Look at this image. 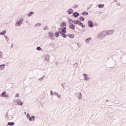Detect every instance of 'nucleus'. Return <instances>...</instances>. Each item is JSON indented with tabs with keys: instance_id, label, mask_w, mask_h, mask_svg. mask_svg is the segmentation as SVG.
Segmentation results:
<instances>
[{
	"instance_id": "f257e3e1",
	"label": "nucleus",
	"mask_w": 126,
	"mask_h": 126,
	"mask_svg": "<svg viewBox=\"0 0 126 126\" xmlns=\"http://www.w3.org/2000/svg\"><path fill=\"white\" fill-rule=\"evenodd\" d=\"M67 21L69 24H73L74 23L75 25H80L82 27V28H84L85 27V25H83V23H81V21L80 20H73L69 18H67Z\"/></svg>"
},
{
	"instance_id": "f03ea898",
	"label": "nucleus",
	"mask_w": 126,
	"mask_h": 126,
	"mask_svg": "<svg viewBox=\"0 0 126 126\" xmlns=\"http://www.w3.org/2000/svg\"><path fill=\"white\" fill-rule=\"evenodd\" d=\"M59 31L60 34H61L62 37H63V38H66L67 36V35H66L65 34V33H66V28H60L59 29Z\"/></svg>"
},
{
	"instance_id": "7ed1b4c3",
	"label": "nucleus",
	"mask_w": 126,
	"mask_h": 126,
	"mask_svg": "<svg viewBox=\"0 0 126 126\" xmlns=\"http://www.w3.org/2000/svg\"><path fill=\"white\" fill-rule=\"evenodd\" d=\"M106 36H107V34L106 33V31H104L99 32L97 37L99 39H104Z\"/></svg>"
},
{
	"instance_id": "20e7f679",
	"label": "nucleus",
	"mask_w": 126,
	"mask_h": 126,
	"mask_svg": "<svg viewBox=\"0 0 126 126\" xmlns=\"http://www.w3.org/2000/svg\"><path fill=\"white\" fill-rule=\"evenodd\" d=\"M23 21H24V19H23V18L18 19L15 23V26H16V27H19V26H20L23 23Z\"/></svg>"
},
{
	"instance_id": "39448f33",
	"label": "nucleus",
	"mask_w": 126,
	"mask_h": 126,
	"mask_svg": "<svg viewBox=\"0 0 126 126\" xmlns=\"http://www.w3.org/2000/svg\"><path fill=\"white\" fill-rule=\"evenodd\" d=\"M26 117L29 122H35V120H36V117H35L34 116L32 115L30 116V114H29V113L27 114Z\"/></svg>"
},
{
	"instance_id": "423d86ee",
	"label": "nucleus",
	"mask_w": 126,
	"mask_h": 126,
	"mask_svg": "<svg viewBox=\"0 0 126 126\" xmlns=\"http://www.w3.org/2000/svg\"><path fill=\"white\" fill-rule=\"evenodd\" d=\"M13 103L16 105H18L19 106H23V102L20 100V99H17L13 100Z\"/></svg>"
},
{
	"instance_id": "0eeeda50",
	"label": "nucleus",
	"mask_w": 126,
	"mask_h": 126,
	"mask_svg": "<svg viewBox=\"0 0 126 126\" xmlns=\"http://www.w3.org/2000/svg\"><path fill=\"white\" fill-rule=\"evenodd\" d=\"M83 78L84 81H88L89 80H90V77L85 73L83 74Z\"/></svg>"
},
{
	"instance_id": "6e6552de",
	"label": "nucleus",
	"mask_w": 126,
	"mask_h": 126,
	"mask_svg": "<svg viewBox=\"0 0 126 126\" xmlns=\"http://www.w3.org/2000/svg\"><path fill=\"white\" fill-rule=\"evenodd\" d=\"M82 92H83V91H81L80 92L77 93L76 97L78 100H82Z\"/></svg>"
},
{
	"instance_id": "1a4fd4ad",
	"label": "nucleus",
	"mask_w": 126,
	"mask_h": 126,
	"mask_svg": "<svg viewBox=\"0 0 126 126\" xmlns=\"http://www.w3.org/2000/svg\"><path fill=\"white\" fill-rule=\"evenodd\" d=\"M0 97L3 98H8V97H9V95L7 94V93H6V91H3L1 94Z\"/></svg>"
},
{
	"instance_id": "9d476101",
	"label": "nucleus",
	"mask_w": 126,
	"mask_h": 126,
	"mask_svg": "<svg viewBox=\"0 0 126 126\" xmlns=\"http://www.w3.org/2000/svg\"><path fill=\"white\" fill-rule=\"evenodd\" d=\"M105 32L106 33V35H113V34L115 33V30H111L105 31Z\"/></svg>"
},
{
	"instance_id": "9b49d317",
	"label": "nucleus",
	"mask_w": 126,
	"mask_h": 126,
	"mask_svg": "<svg viewBox=\"0 0 126 126\" xmlns=\"http://www.w3.org/2000/svg\"><path fill=\"white\" fill-rule=\"evenodd\" d=\"M44 61L45 63H49L50 62V56L47 55H45L44 57Z\"/></svg>"
},
{
	"instance_id": "f8f14e48",
	"label": "nucleus",
	"mask_w": 126,
	"mask_h": 126,
	"mask_svg": "<svg viewBox=\"0 0 126 126\" xmlns=\"http://www.w3.org/2000/svg\"><path fill=\"white\" fill-rule=\"evenodd\" d=\"M76 28V26H75V25L73 24H71L69 26V28L70 29H71L72 30H75Z\"/></svg>"
},
{
	"instance_id": "ddd939ff",
	"label": "nucleus",
	"mask_w": 126,
	"mask_h": 126,
	"mask_svg": "<svg viewBox=\"0 0 126 126\" xmlns=\"http://www.w3.org/2000/svg\"><path fill=\"white\" fill-rule=\"evenodd\" d=\"M67 12L69 15L73 14V9L69 8L67 10Z\"/></svg>"
},
{
	"instance_id": "4468645a",
	"label": "nucleus",
	"mask_w": 126,
	"mask_h": 126,
	"mask_svg": "<svg viewBox=\"0 0 126 126\" xmlns=\"http://www.w3.org/2000/svg\"><path fill=\"white\" fill-rule=\"evenodd\" d=\"M88 25L89 27L92 28L93 27V23L91 21H89L88 22Z\"/></svg>"
},
{
	"instance_id": "2eb2a0df",
	"label": "nucleus",
	"mask_w": 126,
	"mask_h": 126,
	"mask_svg": "<svg viewBox=\"0 0 126 126\" xmlns=\"http://www.w3.org/2000/svg\"><path fill=\"white\" fill-rule=\"evenodd\" d=\"M72 15L74 16V17L76 18L78 17L79 16V13L78 12H73L72 14Z\"/></svg>"
},
{
	"instance_id": "dca6fc26",
	"label": "nucleus",
	"mask_w": 126,
	"mask_h": 126,
	"mask_svg": "<svg viewBox=\"0 0 126 126\" xmlns=\"http://www.w3.org/2000/svg\"><path fill=\"white\" fill-rule=\"evenodd\" d=\"M5 34H6V30H3V31L0 32V36H4V35H5Z\"/></svg>"
},
{
	"instance_id": "f3484780",
	"label": "nucleus",
	"mask_w": 126,
	"mask_h": 126,
	"mask_svg": "<svg viewBox=\"0 0 126 126\" xmlns=\"http://www.w3.org/2000/svg\"><path fill=\"white\" fill-rule=\"evenodd\" d=\"M7 119L9 121H12V120H13V119H14V118L13 117V116H12V115H9V116H8Z\"/></svg>"
},
{
	"instance_id": "a211bd4d",
	"label": "nucleus",
	"mask_w": 126,
	"mask_h": 126,
	"mask_svg": "<svg viewBox=\"0 0 126 126\" xmlns=\"http://www.w3.org/2000/svg\"><path fill=\"white\" fill-rule=\"evenodd\" d=\"M61 27H66V23L65 22H62L60 24Z\"/></svg>"
},
{
	"instance_id": "6ab92c4d",
	"label": "nucleus",
	"mask_w": 126,
	"mask_h": 126,
	"mask_svg": "<svg viewBox=\"0 0 126 126\" xmlns=\"http://www.w3.org/2000/svg\"><path fill=\"white\" fill-rule=\"evenodd\" d=\"M74 34H69L68 35V37H69V38H70V39H73V38H74Z\"/></svg>"
},
{
	"instance_id": "aec40b11",
	"label": "nucleus",
	"mask_w": 126,
	"mask_h": 126,
	"mask_svg": "<svg viewBox=\"0 0 126 126\" xmlns=\"http://www.w3.org/2000/svg\"><path fill=\"white\" fill-rule=\"evenodd\" d=\"M5 67V64H1L0 65V70H3L4 68Z\"/></svg>"
},
{
	"instance_id": "412c9836",
	"label": "nucleus",
	"mask_w": 126,
	"mask_h": 126,
	"mask_svg": "<svg viewBox=\"0 0 126 126\" xmlns=\"http://www.w3.org/2000/svg\"><path fill=\"white\" fill-rule=\"evenodd\" d=\"M91 40H92V38H91V37H89L88 38L86 39L85 42V43H89Z\"/></svg>"
},
{
	"instance_id": "4be33fe9",
	"label": "nucleus",
	"mask_w": 126,
	"mask_h": 126,
	"mask_svg": "<svg viewBox=\"0 0 126 126\" xmlns=\"http://www.w3.org/2000/svg\"><path fill=\"white\" fill-rule=\"evenodd\" d=\"M113 2H116V4L118 6H120V5H121V3H120V2H119L118 0H114Z\"/></svg>"
},
{
	"instance_id": "5701e85b",
	"label": "nucleus",
	"mask_w": 126,
	"mask_h": 126,
	"mask_svg": "<svg viewBox=\"0 0 126 126\" xmlns=\"http://www.w3.org/2000/svg\"><path fill=\"white\" fill-rule=\"evenodd\" d=\"M14 125H15V123L14 122L8 123V126H14Z\"/></svg>"
},
{
	"instance_id": "b1692460",
	"label": "nucleus",
	"mask_w": 126,
	"mask_h": 126,
	"mask_svg": "<svg viewBox=\"0 0 126 126\" xmlns=\"http://www.w3.org/2000/svg\"><path fill=\"white\" fill-rule=\"evenodd\" d=\"M34 15V12L32 11L30 12L28 14V16H29V17H30L31 16H32V15Z\"/></svg>"
},
{
	"instance_id": "393cba45",
	"label": "nucleus",
	"mask_w": 126,
	"mask_h": 126,
	"mask_svg": "<svg viewBox=\"0 0 126 126\" xmlns=\"http://www.w3.org/2000/svg\"><path fill=\"white\" fill-rule=\"evenodd\" d=\"M79 19L80 21H84V20H85V19L84 18V17L82 16L79 17Z\"/></svg>"
},
{
	"instance_id": "a878e982",
	"label": "nucleus",
	"mask_w": 126,
	"mask_h": 126,
	"mask_svg": "<svg viewBox=\"0 0 126 126\" xmlns=\"http://www.w3.org/2000/svg\"><path fill=\"white\" fill-rule=\"evenodd\" d=\"M105 5L103 4H99L98 5V8H103Z\"/></svg>"
},
{
	"instance_id": "bb28decb",
	"label": "nucleus",
	"mask_w": 126,
	"mask_h": 126,
	"mask_svg": "<svg viewBox=\"0 0 126 126\" xmlns=\"http://www.w3.org/2000/svg\"><path fill=\"white\" fill-rule=\"evenodd\" d=\"M55 95L57 96V97H58V98H59V99H61V95H60V94H59V93H56L55 94Z\"/></svg>"
},
{
	"instance_id": "cd10ccee",
	"label": "nucleus",
	"mask_w": 126,
	"mask_h": 126,
	"mask_svg": "<svg viewBox=\"0 0 126 126\" xmlns=\"http://www.w3.org/2000/svg\"><path fill=\"white\" fill-rule=\"evenodd\" d=\"M48 35L49 37H54V33L52 32H49Z\"/></svg>"
},
{
	"instance_id": "c85d7f7f",
	"label": "nucleus",
	"mask_w": 126,
	"mask_h": 126,
	"mask_svg": "<svg viewBox=\"0 0 126 126\" xmlns=\"http://www.w3.org/2000/svg\"><path fill=\"white\" fill-rule=\"evenodd\" d=\"M41 23H38L34 25V26H35V27H40V26H41Z\"/></svg>"
},
{
	"instance_id": "c756f323",
	"label": "nucleus",
	"mask_w": 126,
	"mask_h": 126,
	"mask_svg": "<svg viewBox=\"0 0 126 126\" xmlns=\"http://www.w3.org/2000/svg\"><path fill=\"white\" fill-rule=\"evenodd\" d=\"M82 15H88V12H83L82 13Z\"/></svg>"
},
{
	"instance_id": "7c9ffc66",
	"label": "nucleus",
	"mask_w": 126,
	"mask_h": 126,
	"mask_svg": "<svg viewBox=\"0 0 126 126\" xmlns=\"http://www.w3.org/2000/svg\"><path fill=\"white\" fill-rule=\"evenodd\" d=\"M3 58V55L2 54V52L0 51V59H2Z\"/></svg>"
},
{
	"instance_id": "2f4dec72",
	"label": "nucleus",
	"mask_w": 126,
	"mask_h": 126,
	"mask_svg": "<svg viewBox=\"0 0 126 126\" xmlns=\"http://www.w3.org/2000/svg\"><path fill=\"white\" fill-rule=\"evenodd\" d=\"M55 36L58 38V37H59V36H60V33L56 32L55 33Z\"/></svg>"
},
{
	"instance_id": "473e14b6",
	"label": "nucleus",
	"mask_w": 126,
	"mask_h": 126,
	"mask_svg": "<svg viewBox=\"0 0 126 126\" xmlns=\"http://www.w3.org/2000/svg\"><path fill=\"white\" fill-rule=\"evenodd\" d=\"M56 93H53L52 91H50V94L51 96H54Z\"/></svg>"
},
{
	"instance_id": "72a5a7b5",
	"label": "nucleus",
	"mask_w": 126,
	"mask_h": 126,
	"mask_svg": "<svg viewBox=\"0 0 126 126\" xmlns=\"http://www.w3.org/2000/svg\"><path fill=\"white\" fill-rule=\"evenodd\" d=\"M36 50L37 51H42V48L38 46L37 48H36Z\"/></svg>"
},
{
	"instance_id": "f704fd0d",
	"label": "nucleus",
	"mask_w": 126,
	"mask_h": 126,
	"mask_svg": "<svg viewBox=\"0 0 126 126\" xmlns=\"http://www.w3.org/2000/svg\"><path fill=\"white\" fill-rule=\"evenodd\" d=\"M116 62L114 60H112L111 62H110V63L111 64H115Z\"/></svg>"
},
{
	"instance_id": "c9c22d12",
	"label": "nucleus",
	"mask_w": 126,
	"mask_h": 126,
	"mask_svg": "<svg viewBox=\"0 0 126 126\" xmlns=\"http://www.w3.org/2000/svg\"><path fill=\"white\" fill-rule=\"evenodd\" d=\"M74 67L76 68L77 67V66H78V64L77 63H75L74 64V66H73Z\"/></svg>"
},
{
	"instance_id": "e433bc0d",
	"label": "nucleus",
	"mask_w": 126,
	"mask_h": 126,
	"mask_svg": "<svg viewBox=\"0 0 126 126\" xmlns=\"http://www.w3.org/2000/svg\"><path fill=\"white\" fill-rule=\"evenodd\" d=\"M38 80H39V81H43V80H44V77H42L39 78Z\"/></svg>"
},
{
	"instance_id": "4c0bfd02",
	"label": "nucleus",
	"mask_w": 126,
	"mask_h": 126,
	"mask_svg": "<svg viewBox=\"0 0 126 126\" xmlns=\"http://www.w3.org/2000/svg\"><path fill=\"white\" fill-rule=\"evenodd\" d=\"M15 97H16V98L19 97V94H16V95H15Z\"/></svg>"
},
{
	"instance_id": "58836bf2",
	"label": "nucleus",
	"mask_w": 126,
	"mask_h": 126,
	"mask_svg": "<svg viewBox=\"0 0 126 126\" xmlns=\"http://www.w3.org/2000/svg\"><path fill=\"white\" fill-rule=\"evenodd\" d=\"M4 38L5 39H7V38H8V37L7 36V35L5 34V35H4Z\"/></svg>"
},
{
	"instance_id": "ea45409f",
	"label": "nucleus",
	"mask_w": 126,
	"mask_h": 126,
	"mask_svg": "<svg viewBox=\"0 0 126 126\" xmlns=\"http://www.w3.org/2000/svg\"><path fill=\"white\" fill-rule=\"evenodd\" d=\"M124 63L126 64V56L125 57V58H124Z\"/></svg>"
},
{
	"instance_id": "a19ab883",
	"label": "nucleus",
	"mask_w": 126,
	"mask_h": 126,
	"mask_svg": "<svg viewBox=\"0 0 126 126\" xmlns=\"http://www.w3.org/2000/svg\"><path fill=\"white\" fill-rule=\"evenodd\" d=\"M44 30H48V27H45L44 28Z\"/></svg>"
},
{
	"instance_id": "79ce46f5",
	"label": "nucleus",
	"mask_w": 126,
	"mask_h": 126,
	"mask_svg": "<svg viewBox=\"0 0 126 126\" xmlns=\"http://www.w3.org/2000/svg\"><path fill=\"white\" fill-rule=\"evenodd\" d=\"M77 7H78V5H75L74 8H77Z\"/></svg>"
},
{
	"instance_id": "37998d69",
	"label": "nucleus",
	"mask_w": 126,
	"mask_h": 126,
	"mask_svg": "<svg viewBox=\"0 0 126 126\" xmlns=\"http://www.w3.org/2000/svg\"><path fill=\"white\" fill-rule=\"evenodd\" d=\"M78 46L79 47V45L78 44H77Z\"/></svg>"
},
{
	"instance_id": "c03bdc74",
	"label": "nucleus",
	"mask_w": 126,
	"mask_h": 126,
	"mask_svg": "<svg viewBox=\"0 0 126 126\" xmlns=\"http://www.w3.org/2000/svg\"><path fill=\"white\" fill-rule=\"evenodd\" d=\"M13 46V44H12V47Z\"/></svg>"
}]
</instances>
